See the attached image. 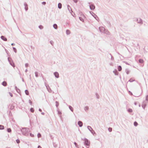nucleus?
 Instances as JSON below:
<instances>
[{
  "mask_svg": "<svg viewBox=\"0 0 148 148\" xmlns=\"http://www.w3.org/2000/svg\"><path fill=\"white\" fill-rule=\"evenodd\" d=\"M87 128L90 132H91L93 130L92 129L90 126H88Z\"/></svg>",
  "mask_w": 148,
  "mask_h": 148,
  "instance_id": "9d476101",
  "label": "nucleus"
},
{
  "mask_svg": "<svg viewBox=\"0 0 148 148\" xmlns=\"http://www.w3.org/2000/svg\"><path fill=\"white\" fill-rule=\"evenodd\" d=\"M24 5L25 7V11H27L28 9V5L26 3H25L24 4Z\"/></svg>",
  "mask_w": 148,
  "mask_h": 148,
  "instance_id": "39448f33",
  "label": "nucleus"
},
{
  "mask_svg": "<svg viewBox=\"0 0 148 148\" xmlns=\"http://www.w3.org/2000/svg\"><path fill=\"white\" fill-rule=\"evenodd\" d=\"M9 148V147H7V148Z\"/></svg>",
  "mask_w": 148,
  "mask_h": 148,
  "instance_id": "052dcab7",
  "label": "nucleus"
},
{
  "mask_svg": "<svg viewBox=\"0 0 148 148\" xmlns=\"http://www.w3.org/2000/svg\"><path fill=\"white\" fill-rule=\"evenodd\" d=\"M39 111L40 112H41V111H42V110L40 109L39 108Z\"/></svg>",
  "mask_w": 148,
  "mask_h": 148,
  "instance_id": "6e6d98bb",
  "label": "nucleus"
},
{
  "mask_svg": "<svg viewBox=\"0 0 148 148\" xmlns=\"http://www.w3.org/2000/svg\"><path fill=\"white\" fill-rule=\"evenodd\" d=\"M69 108L71 111H72V112L73 111V108L71 106H69Z\"/></svg>",
  "mask_w": 148,
  "mask_h": 148,
  "instance_id": "2eb2a0df",
  "label": "nucleus"
},
{
  "mask_svg": "<svg viewBox=\"0 0 148 148\" xmlns=\"http://www.w3.org/2000/svg\"><path fill=\"white\" fill-rule=\"evenodd\" d=\"M82 140L84 141V144L86 146V147L88 148L89 147L90 145V141L86 138H85L84 139L82 138Z\"/></svg>",
  "mask_w": 148,
  "mask_h": 148,
  "instance_id": "f03ea898",
  "label": "nucleus"
},
{
  "mask_svg": "<svg viewBox=\"0 0 148 148\" xmlns=\"http://www.w3.org/2000/svg\"><path fill=\"white\" fill-rule=\"evenodd\" d=\"M54 75L56 77L58 78L59 77V74L58 72H55L54 73Z\"/></svg>",
  "mask_w": 148,
  "mask_h": 148,
  "instance_id": "20e7f679",
  "label": "nucleus"
},
{
  "mask_svg": "<svg viewBox=\"0 0 148 148\" xmlns=\"http://www.w3.org/2000/svg\"><path fill=\"white\" fill-rule=\"evenodd\" d=\"M73 1L75 3H77V0H73Z\"/></svg>",
  "mask_w": 148,
  "mask_h": 148,
  "instance_id": "49530a36",
  "label": "nucleus"
},
{
  "mask_svg": "<svg viewBox=\"0 0 148 148\" xmlns=\"http://www.w3.org/2000/svg\"><path fill=\"white\" fill-rule=\"evenodd\" d=\"M21 132L23 135L27 136L29 134V130L28 128H23L21 130Z\"/></svg>",
  "mask_w": 148,
  "mask_h": 148,
  "instance_id": "f257e3e1",
  "label": "nucleus"
},
{
  "mask_svg": "<svg viewBox=\"0 0 148 148\" xmlns=\"http://www.w3.org/2000/svg\"><path fill=\"white\" fill-rule=\"evenodd\" d=\"M38 27L40 29H42L43 28V26L42 25H40Z\"/></svg>",
  "mask_w": 148,
  "mask_h": 148,
  "instance_id": "a878e982",
  "label": "nucleus"
},
{
  "mask_svg": "<svg viewBox=\"0 0 148 148\" xmlns=\"http://www.w3.org/2000/svg\"><path fill=\"white\" fill-rule=\"evenodd\" d=\"M9 94H10V96L11 97H12L13 96L12 94L10 92H9Z\"/></svg>",
  "mask_w": 148,
  "mask_h": 148,
  "instance_id": "58836bf2",
  "label": "nucleus"
},
{
  "mask_svg": "<svg viewBox=\"0 0 148 148\" xmlns=\"http://www.w3.org/2000/svg\"><path fill=\"white\" fill-rule=\"evenodd\" d=\"M4 129V126L2 125H0V130H3Z\"/></svg>",
  "mask_w": 148,
  "mask_h": 148,
  "instance_id": "6ab92c4d",
  "label": "nucleus"
},
{
  "mask_svg": "<svg viewBox=\"0 0 148 148\" xmlns=\"http://www.w3.org/2000/svg\"><path fill=\"white\" fill-rule=\"evenodd\" d=\"M62 7V4L60 3H59L58 5V8L61 9V8Z\"/></svg>",
  "mask_w": 148,
  "mask_h": 148,
  "instance_id": "f8f14e48",
  "label": "nucleus"
},
{
  "mask_svg": "<svg viewBox=\"0 0 148 148\" xmlns=\"http://www.w3.org/2000/svg\"><path fill=\"white\" fill-rule=\"evenodd\" d=\"M92 13H93V14H94V16H93L92 14V16H93V17H94V18H95L97 20V19L96 18V17H97V16L94 13L92 12Z\"/></svg>",
  "mask_w": 148,
  "mask_h": 148,
  "instance_id": "cd10ccee",
  "label": "nucleus"
},
{
  "mask_svg": "<svg viewBox=\"0 0 148 148\" xmlns=\"http://www.w3.org/2000/svg\"><path fill=\"white\" fill-rule=\"evenodd\" d=\"M128 111L130 112H132V109L130 108H129L128 110Z\"/></svg>",
  "mask_w": 148,
  "mask_h": 148,
  "instance_id": "bb28decb",
  "label": "nucleus"
},
{
  "mask_svg": "<svg viewBox=\"0 0 148 148\" xmlns=\"http://www.w3.org/2000/svg\"><path fill=\"white\" fill-rule=\"evenodd\" d=\"M8 61H9V62L10 63V64H11L12 66H13L12 64V63H11V62H10V61L9 59V58H8Z\"/></svg>",
  "mask_w": 148,
  "mask_h": 148,
  "instance_id": "37998d69",
  "label": "nucleus"
},
{
  "mask_svg": "<svg viewBox=\"0 0 148 148\" xmlns=\"http://www.w3.org/2000/svg\"><path fill=\"white\" fill-rule=\"evenodd\" d=\"M139 62L140 63H143L144 62V61L142 59H140L139 60Z\"/></svg>",
  "mask_w": 148,
  "mask_h": 148,
  "instance_id": "b1692460",
  "label": "nucleus"
},
{
  "mask_svg": "<svg viewBox=\"0 0 148 148\" xmlns=\"http://www.w3.org/2000/svg\"><path fill=\"white\" fill-rule=\"evenodd\" d=\"M35 76L36 77H38V73L37 72H35Z\"/></svg>",
  "mask_w": 148,
  "mask_h": 148,
  "instance_id": "4be33fe9",
  "label": "nucleus"
},
{
  "mask_svg": "<svg viewBox=\"0 0 148 148\" xmlns=\"http://www.w3.org/2000/svg\"><path fill=\"white\" fill-rule=\"evenodd\" d=\"M16 143H20V140L18 139H17L16 140Z\"/></svg>",
  "mask_w": 148,
  "mask_h": 148,
  "instance_id": "ea45409f",
  "label": "nucleus"
},
{
  "mask_svg": "<svg viewBox=\"0 0 148 148\" xmlns=\"http://www.w3.org/2000/svg\"><path fill=\"white\" fill-rule=\"evenodd\" d=\"M135 105H136V103H135Z\"/></svg>",
  "mask_w": 148,
  "mask_h": 148,
  "instance_id": "bf43d9fd",
  "label": "nucleus"
},
{
  "mask_svg": "<svg viewBox=\"0 0 148 148\" xmlns=\"http://www.w3.org/2000/svg\"><path fill=\"white\" fill-rule=\"evenodd\" d=\"M37 136L38 138H40L41 137V135L40 133H38L37 135Z\"/></svg>",
  "mask_w": 148,
  "mask_h": 148,
  "instance_id": "c756f323",
  "label": "nucleus"
},
{
  "mask_svg": "<svg viewBox=\"0 0 148 148\" xmlns=\"http://www.w3.org/2000/svg\"><path fill=\"white\" fill-rule=\"evenodd\" d=\"M96 97L97 98V99H98L99 98V95L97 93H96Z\"/></svg>",
  "mask_w": 148,
  "mask_h": 148,
  "instance_id": "473e14b6",
  "label": "nucleus"
},
{
  "mask_svg": "<svg viewBox=\"0 0 148 148\" xmlns=\"http://www.w3.org/2000/svg\"><path fill=\"white\" fill-rule=\"evenodd\" d=\"M67 8H68V10L69 11L71 12V11H72V10L71 9V7H70V6L69 5H67Z\"/></svg>",
  "mask_w": 148,
  "mask_h": 148,
  "instance_id": "1a4fd4ad",
  "label": "nucleus"
},
{
  "mask_svg": "<svg viewBox=\"0 0 148 148\" xmlns=\"http://www.w3.org/2000/svg\"><path fill=\"white\" fill-rule=\"evenodd\" d=\"M99 29L100 32L105 33L107 34H109V32L106 30H105L104 27H100L99 28Z\"/></svg>",
  "mask_w": 148,
  "mask_h": 148,
  "instance_id": "7ed1b4c3",
  "label": "nucleus"
},
{
  "mask_svg": "<svg viewBox=\"0 0 148 148\" xmlns=\"http://www.w3.org/2000/svg\"><path fill=\"white\" fill-rule=\"evenodd\" d=\"M1 38L4 41H7V39L5 38L4 36H1Z\"/></svg>",
  "mask_w": 148,
  "mask_h": 148,
  "instance_id": "6e6552de",
  "label": "nucleus"
},
{
  "mask_svg": "<svg viewBox=\"0 0 148 148\" xmlns=\"http://www.w3.org/2000/svg\"><path fill=\"white\" fill-rule=\"evenodd\" d=\"M25 66L26 67H27L28 66V63H26L25 64Z\"/></svg>",
  "mask_w": 148,
  "mask_h": 148,
  "instance_id": "a19ab883",
  "label": "nucleus"
},
{
  "mask_svg": "<svg viewBox=\"0 0 148 148\" xmlns=\"http://www.w3.org/2000/svg\"><path fill=\"white\" fill-rule=\"evenodd\" d=\"M2 84L4 86H6L7 85V83L5 82H3L2 83Z\"/></svg>",
  "mask_w": 148,
  "mask_h": 148,
  "instance_id": "4468645a",
  "label": "nucleus"
},
{
  "mask_svg": "<svg viewBox=\"0 0 148 148\" xmlns=\"http://www.w3.org/2000/svg\"><path fill=\"white\" fill-rule=\"evenodd\" d=\"M78 124L80 127H82L83 125L82 123L80 121H79L78 122Z\"/></svg>",
  "mask_w": 148,
  "mask_h": 148,
  "instance_id": "0eeeda50",
  "label": "nucleus"
},
{
  "mask_svg": "<svg viewBox=\"0 0 148 148\" xmlns=\"http://www.w3.org/2000/svg\"><path fill=\"white\" fill-rule=\"evenodd\" d=\"M138 125V124L135 121L134 122V125L135 126H136Z\"/></svg>",
  "mask_w": 148,
  "mask_h": 148,
  "instance_id": "393cba45",
  "label": "nucleus"
},
{
  "mask_svg": "<svg viewBox=\"0 0 148 148\" xmlns=\"http://www.w3.org/2000/svg\"><path fill=\"white\" fill-rule=\"evenodd\" d=\"M111 59L112 60H114V58L112 56H111Z\"/></svg>",
  "mask_w": 148,
  "mask_h": 148,
  "instance_id": "864d4df0",
  "label": "nucleus"
},
{
  "mask_svg": "<svg viewBox=\"0 0 148 148\" xmlns=\"http://www.w3.org/2000/svg\"><path fill=\"white\" fill-rule=\"evenodd\" d=\"M90 8L91 10H93L95 9V7L94 5L91 4L90 5Z\"/></svg>",
  "mask_w": 148,
  "mask_h": 148,
  "instance_id": "423d86ee",
  "label": "nucleus"
},
{
  "mask_svg": "<svg viewBox=\"0 0 148 148\" xmlns=\"http://www.w3.org/2000/svg\"><path fill=\"white\" fill-rule=\"evenodd\" d=\"M46 3V2H44V1L42 2V4L44 5H45Z\"/></svg>",
  "mask_w": 148,
  "mask_h": 148,
  "instance_id": "c03bdc74",
  "label": "nucleus"
},
{
  "mask_svg": "<svg viewBox=\"0 0 148 148\" xmlns=\"http://www.w3.org/2000/svg\"><path fill=\"white\" fill-rule=\"evenodd\" d=\"M110 65L111 66H112L113 65V64L112 63H110Z\"/></svg>",
  "mask_w": 148,
  "mask_h": 148,
  "instance_id": "8fccbe9b",
  "label": "nucleus"
},
{
  "mask_svg": "<svg viewBox=\"0 0 148 148\" xmlns=\"http://www.w3.org/2000/svg\"><path fill=\"white\" fill-rule=\"evenodd\" d=\"M113 72L115 75H118V73L117 72L116 70H114L113 71Z\"/></svg>",
  "mask_w": 148,
  "mask_h": 148,
  "instance_id": "9b49d317",
  "label": "nucleus"
},
{
  "mask_svg": "<svg viewBox=\"0 0 148 148\" xmlns=\"http://www.w3.org/2000/svg\"><path fill=\"white\" fill-rule=\"evenodd\" d=\"M11 45H12V46L14 45H15V44H14V43H12L11 44Z\"/></svg>",
  "mask_w": 148,
  "mask_h": 148,
  "instance_id": "5fc2aeb1",
  "label": "nucleus"
},
{
  "mask_svg": "<svg viewBox=\"0 0 148 148\" xmlns=\"http://www.w3.org/2000/svg\"><path fill=\"white\" fill-rule=\"evenodd\" d=\"M88 107L87 106H86V107H85L84 108V110L85 111H86L88 110Z\"/></svg>",
  "mask_w": 148,
  "mask_h": 148,
  "instance_id": "a211bd4d",
  "label": "nucleus"
},
{
  "mask_svg": "<svg viewBox=\"0 0 148 148\" xmlns=\"http://www.w3.org/2000/svg\"><path fill=\"white\" fill-rule=\"evenodd\" d=\"M7 131L8 132H11V129L10 128L8 129Z\"/></svg>",
  "mask_w": 148,
  "mask_h": 148,
  "instance_id": "2f4dec72",
  "label": "nucleus"
},
{
  "mask_svg": "<svg viewBox=\"0 0 148 148\" xmlns=\"http://www.w3.org/2000/svg\"><path fill=\"white\" fill-rule=\"evenodd\" d=\"M27 69H26L25 70V72H27Z\"/></svg>",
  "mask_w": 148,
  "mask_h": 148,
  "instance_id": "4d7b16f0",
  "label": "nucleus"
},
{
  "mask_svg": "<svg viewBox=\"0 0 148 148\" xmlns=\"http://www.w3.org/2000/svg\"><path fill=\"white\" fill-rule=\"evenodd\" d=\"M25 92L26 94L27 95H29V92H28V91L27 90H25Z\"/></svg>",
  "mask_w": 148,
  "mask_h": 148,
  "instance_id": "aec40b11",
  "label": "nucleus"
},
{
  "mask_svg": "<svg viewBox=\"0 0 148 148\" xmlns=\"http://www.w3.org/2000/svg\"><path fill=\"white\" fill-rule=\"evenodd\" d=\"M79 20L83 22L84 21V20L83 18H82V17H79Z\"/></svg>",
  "mask_w": 148,
  "mask_h": 148,
  "instance_id": "c85d7f7f",
  "label": "nucleus"
},
{
  "mask_svg": "<svg viewBox=\"0 0 148 148\" xmlns=\"http://www.w3.org/2000/svg\"><path fill=\"white\" fill-rule=\"evenodd\" d=\"M66 32L67 35L69 34L70 33V31L69 30H67Z\"/></svg>",
  "mask_w": 148,
  "mask_h": 148,
  "instance_id": "f3484780",
  "label": "nucleus"
},
{
  "mask_svg": "<svg viewBox=\"0 0 148 148\" xmlns=\"http://www.w3.org/2000/svg\"><path fill=\"white\" fill-rule=\"evenodd\" d=\"M146 106V103H144L142 105V107L143 108H145Z\"/></svg>",
  "mask_w": 148,
  "mask_h": 148,
  "instance_id": "dca6fc26",
  "label": "nucleus"
},
{
  "mask_svg": "<svg viewBox=\"0 0 148 148\" xmlns=\"http://www.w3.org/2000/svg\"><path fill=\"white\" fill-rule=\"evenodd\" d=\"M47 89L48 90V91H49V92H51V89L49 88V89H48V88L47 87Z\"/></svg>",
  "mask_w": 148,
  "mask_h": 148,
  "instance_id": "f704fd0d",
  "label": "nucleus"
},
{
  "mask_svg": "<svg viewBox=\"0 0 148 148\" xmlns=\"http://www.w3.org/2000/svg\"><path fill=\"white\" fill-rule=\"evenodd\" d=\"M61 112H60L59 111H58V114H61Z\"/></svg>",
  "mask_w": 148,
  "mask_h": 148,
  "instance_id": "de8ad7c7",
  "label": "nucleus"
},
{
  "mask_svg": "<svg viewBox=\"0 0 148 148\" xmlns=\"http://www.w3.org/2000/svg\"><path fill=\"white\" fill-rule=\"evenodd\" d=\"M56 107L57 108L58 107V106L59 105V103L57 101H56Z\"/></svg>",
  "mask_w": 148,
  "mask_h": 148,
  "instance_id": "412c9836",
  "label": "nucleus"
},
{
  "mask_svg": "<svg viewBox=\"0 0 148 148\" xmlns=\"http://www.w3.org/2000/svg\"><path fill=\"white\" fill-rule=\"evenodd\" d=\"M30 135L32 137H34V135L32 134L31 133L30 134Z\"/></svg>",
  "mask_w": 148,
  "mask_h": 148,
  "instance_id": "e433bc0d",
  "label": "nucleus"
},
{
  "mask_svg": "<svg viewBox=\"0 0 148 148\" xmlns=\"http://www.w3.org/2000/svg\"><path fill=\"white\" fill-rule=\"evenodd\" d=\"M41 114H42V115H44V114H45L44 113V112H42V113H41Z\"/></svg>",
  "mask_w": 148,
  "mask_h": 148,
  "instance_id": "3c124183",
  "label": "nucleus"
},
{
  "mask_svg": "<svg viewBox=\"0 0 148 148\" xmlns=\"http://www.w3.org/2000/svg\"><path fill=\"white\" fill-rule=\"evenodd\" d=\"M29 103L31 104H32V102L30 101V100H29Z\"/></svg>",
  "mask_w": 148,
  "mask_h": 148,
  "instance_id": "13d9d810",
  "label": "nucleus"
},
{
  "mask_svg": "<svg viewBox=\"0 0 148 148\" xmlns=\"http://www.w3.org/2000/svg\"><path fill=\"white\" fill-rule=\"evenodd\" d=\"M146 100L147 101H148V95L146 96Z\"/></svg>",
  "mask_w": 148,
  "mask_h": 148,
  "instance_id": "79ce46f5",
  "label": "nucleus"
},
{
  "mask_svg": "<svg viewBox=\"0 0 148 148\" xmlns=\"http://www.w3.org/2000/svg\"><path fill=\"white\" fill-rule=\"evenodd\" d=\"M91 132V133L92 134H93V135H94V134H95V132L93 130H92V131Z\"/></svg>",
  "mask_w": 148,
  "mask_h": 148,
  "instance_id": "7c9ffc66",
  "label": "nucleus"
},
{
  "mask_svg": "<svg viewBox=\"0 0 148 148\" xmlns=\"http://www.w3.org/2000/svg\"><path fill=\"white\" fill-rule=\"evenodd\" d=\"M50 42L51 45H52V44L53 43V42L52 41H51Z\"/></svg>",
  "mask_w": 148,
  "mask_h": 148,
  "instance_id": "09e8293b",
  "label": "nucleus"
},
{
  "mask_svg": "<svg viewBox=\"0 0 148 148\" xmlns=\"http://www.w3.org/2000/svg\"><path fill=\"white\" fill-rule=\"evenodd\" d=\"M30 111L32 112H33L34 111V110L33 108H32L30 109Z\"/></svg>",
  "mask_w": 148,
  "mask_h": 148,
  "instance_id": "c9c22d12",
  "label": "nucleus"
},
{
  "mask_svg": "<svg viewBox=\"0 0 148 148\" xmlns=\"http://www.w3.org/2000/svg\"><path fill=\"white\" fill-rule=\"evenodd\" d=\"M38 148H42V147H41V146H40L39 145L38 146Z\"/></svg>",
  "mask_w": 148,
  "mask_h": 148,
  "instance_id": "603ef678",
  "label": "nucleus"
},
{
  "mask_svg": "<svg viewBox=\"0 0 148 148\" xmlns=\"http://www.w3.org/2000/svg\"><path fill=\"white\" fill-rule=\"evenodd\" d=\"M74 144H75V146L76 147H77V143L76 142H74Z\"/></svg>",
  "mask_w": 148,
  "mask_h": 148,
  "instance_id": "4c0bfd02",
  "label": "nucleus"
},
{
  "mask_svg": "<svg viewBox=\"0 0 148 148\" xmlns=\"http://www.w3.org/2000/svg\"><path fill=\"white\" fill-rule=\"evenodd\" d=\"M53 28L55 29H57V25L56 24H54L53 25Z\"/></svg>",
  "mask_w": 148,
  "mask_h": 148,
  "instance_id": "ddd939ff",
  "label": "nucleus"
},
{
  "mask_svg": "<svg viewBox=\"0 0 148 148\" xmlns=\"http://www.w3.org/2000/svg\"><path fill=\"white\" fill-rule=\"evenodd\" d=\"M118 70L119 71H120V66H118Z\"/></svg>",
  "mask_w": 148,
  "mask_h": 148,
  "instance_id": "a18cd8bd",
  "label": "nucleus"
},
{
  "mask_svg": "<svg viewBox=\"0 0 148 148\" xmlns=\"http://www.w3.org/2000/svg\"><path fill=\"white\" fill-rule=\"evenodd\" d=\"M108 130L109 132H111L112 131V128L110 127H109L108 129Z\"/></svg>",
  "mask_w": 148,
  "mask_h": 148,
  "instance_id": "72a5a7b5",
  "label": "nucleus"
},
{
  "mask_svg": "<svg viewBox=\"0 0 148 148\" xmlns=\"http://www.w3.org/2000/svg\"><path fill=\"white\" fill-rule=\"evenodd\" d=\"M13 49L14 51V52L15 53L17 52V50H16V49L15 47H13Z\"/></svg>",
  "mask_w": 148,
  "mask_h": 148,
  "instance_id": "5701e85b",
  "label": "nucleus"
}]
</instances>
